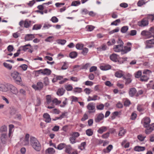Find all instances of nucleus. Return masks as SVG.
Listing matches in <instances>:
<instances>
[{
  "label": "nucleus",
  "mask_w": 154,
  "mask_h": 154,
  "mask_svg": "<svg viewBox=\"0 0 154 154\" xmlns=\"http://www.w3.org/2000/svg\"><path fill=\"white\" fill-rule=\"evenodd\" d=\"M150 122L151 119L148 117L144 118L142 121L144 127L146 128L145 133L146 134H149L154 130V123L150 124Z\"/></svg>",
  "instance_id": "obj_1"
},
{
  "label": "nucleus",
  "mask_w": 154,
  "mask_h": 154,
  "mask_svg": "<svg viewBox=\"0 0 154 154\" xmlns=\"http://www.w3.org/2000/svg\"><path fill=\"white\" fill-rule=\"evenodd\" d=\"M30 143L33 149L37 151H40L41 146L37 139L34 137H31L30 138Z\"/></svg>",
  "instance_id": "obj_2"
},
{
  "label": "nucleus",
  "mask_w": 154,
  "mask_h": 154,
  "mask_svg": "<svg viewBox=\"0 0 154 154\" xmlns=\"http://www.w3.org/2000/svg\"><path fill=\"white\" fill-rule=\"evenodd\" d=\"M19 73L16 71H11L10 73V77L14 80L17 84H22V81Z\"/></svg>",
  "instance_id": "obj_3"
},
{
  "label": "nucleus",
  "mask_w": 154,
  "mask_h": 154,
  "mask_svg": "<svg viewBox=\"0 0 154 154\" xmlns=\"http://www.w3.org/2000/svg\"><path fill=\"white\" fill-rule=\"evenodd\" d=\"M117 43L118 45L114 46L113 50L116 52L121 51V53L124 47V43L119 38Z\"/></svg>",
  "instance_id": "obj_4"
},
{
  "label": "nucleus",
  "mask_w": 154,
  "mask_h": 154,
  "mask_svg": "<svg viewBox=\"0 0 154 154\" xmlns=\"http://www.w3.org/2000/svg\"><path fill=\"white\" fill-rule=\"evenodd\" d=\"M8 91H10L11 92L14 94L17 95L19 91L18 89L12 84H8Z\"/></svg>",
  "instance_id": "obj_5"
},
{
  "label": "nucleus",
  "mask_w": 154,
  "mask_h": 154,
  "mask_svg": "<svg viewBox=\"0 0 154 154\" xmlns=\"http://www.w3.org/2000/svg\"><path fill=\"white\" fill-rule=\"evenodd\" d=\"M31 24V22L30 20H26L24 21L21 20L19 23V25L21 27L24 26L26 28H28L30 27Z\"/></svg>",
  "instance_id": "obj_6"
},
{
  "label": "nucleus",
  "mask_w": 154,
  "mask_h": 154,
  "mask_svg": "<svg viewBox=\"0 0 154 154\" xmlns=\"http://www.w3.org/2000/svg\"><path fill=\"white\" fill-rule=\"evenodd\" d=\"M88 112L90 113H94L95 112V104L93 103H89L87 106Z\"/></svg>",
  "instance_id": "obj_7"
},
{
  "label": "nucleus",
  "mask_w": 154,
  "mask_h": 154,
  "mask_svg": "<svg viewBox=\"0 0 154 154\" xmlns=\"http://www.w3.org/2000/svg\"><path fill=\"white\" fill-rule=\"evenodd\" d=\"M61 103V101L58 100L57 98H54L52 100V102L51 104V106H48L47 107L49 109H51L54 108L55 105H58Z\"/></svg>",
  "instance_id": "obj_8"
},
{
  "label": "nucleus",
  "mask_w": 154,
  "mask_h": 154,
  "mask_svg": "<svg viewBox=\"0 0 154 154\" xmlns=\"http://www.w3.org/2000/svg\"><path fill=\"white\" fill-rule=\"evenodd\" d=\"M149 24L148 20L146 18H143L141 20L138 22V25L141 27H144L147 26Z\"/></svg>",
  "instance_id": "obj_9"
},
{
  "label": "nucleus",
  "mask_w": 154,
  "mask_h": 154,
  "mask_svg": "<svg viewBox=\"0 0 154 154\" xmlns=\"http://www.w3.org/2000/svg\"><path fill=\"white\" fill-rule=\"evenodd\" d=\"M131 43L130 42H128L127 43V46L124 47V49H123V51H122L121 54H123L127 53L130 51L131 49Z\"/></svg>",
  "instance_id": "obj_10"
},
{
  "label": "nucleus",
  "mask_w": 154,
  "mask_h": 154,
  "mask_svg": "<svg viewBox=\"0 0 154 154\" xmlns=\"http://www.w3.org/2000/svg\"><path fill=\"white\" fill-rule=\"evenodd\" d=\"M37 72L41 73L43 75H51V70L47 68L44 69H41L36 71Z\"/></svg>",
  "instance_id": "obj_11"
},
{
  "label": "nucleus",
  "mask_w": 154,
  "mask_h": 154,
  "mask_svg": "<svg viewBox=\"0 0 154 154\" xmlns=\"http://www.w3.org/2000/svg\"><path fill=\"white\" fill-rule=\"evenodd\" d=\"M141 35L145 37V38L148 39L151 38L152 36L151 33L149 31L146 30L142 31L141 33Z\"/></svg>",
  "instance_id": "obj_12"
},
{
  "label": "nucleus",
  "mask_w": 154,
  "mask_h": 154,
  "mask_svg": "<svg viewBox=\"0 0 154 154\" xmlns=\"http://www.w3.org/2000/svg\"><path fill=\"white\" fill-rule=\"evenodd\" d=\"M146 45V48H152L153 44H154V39L147 40L145 42Z\"/></svg>",
  "instance_id": "obj_13"
},
{
  "label": "nucleus",
  "mask_w": 154,
  "mask_h": 154,
  "mask_svg": "<svg viewBox=\"0 0 154 154\" xmlns=\"http://www.w3.org/2000/svg\"><path fill=\"white\" fill-rule=\"evenodd\" d=\"M104 117L103 114L102 113H98L95 116V121L96 122H99L103 119Z\"/></svg>",
  "instance_id": "obj_14"
},
{
  "label": "nucleus",
  "mask_w": 154,
  "mask_h": 154,
  "mask_svg": "<svg viewBox=\"0 0 154 154\" xmlns=\"http://www.w3.org/2000/svg\"><path fill=\"white\" fill-rule=\"evenodd\" d=\"M43 83L41 82H37V85H32V87L35 90H41L43 87Z\"/></svg>",
  "instance_id": "obj_15"
},
{
  "label": "nucleus",
  "mask_w": 154,
  "mask_h": 154,
  "mask_svg": "<svg viewBox=\"0 0 154 154\" xmlns=\"http://www.w3.org/2000/svg\"><path fill=\"white\" fill-rule=\"evenodd\" d=\"M8 84L0 83V91L3 92L7 91Z\"/></svg>",
  "instance_id": "obj_16"
},
{
  "label": "nucleus",
  "mask_w": 154,
  "mask_h": 154,
  "mask_svg": "<svg viewBox=\"0 0 154 154\" xmlns=\"http://www.w3.org/2000/svg\"><path fill=\"white\" fill-rule=\"evenodd\" d=\"M45 121L47 123H49L51 121V119L49 115L47 113H45L43 115Z\"/></svg>",
  "instance_id": "obj_17"
},
{
  "label": "nucleus",
  "mask_w": 154,
  "mask_h": 154,
  "mask_svg": "<svg viewBox=\"0 0 154 154\" xmlns=\"http://www.w3.org/2000/svg\"><path fill=\"white\" fill-rule=\"evenodd\" d=\"M65 91V89L63 88H61L58 89L57 94L59 96H61L64 94Z\"/></svg>",
  "instance_id": "obj_18"
},
{
  "label": "nucleus",
  "mask_w": 154,
  "mask_h": 154,
  "mask_svg": "<svg viewBox=\"0 0 154 154\" xmlns=\"http://www.w3.org/2000/svg\"><path fill=\"white\" fill-rule=\"evenodd\" d=\"M35 37L34 34H28L26 35L25 37V40L26 41H30L32 40Z\"/></svg>",
  "instance_id": "obj_19"
},
{
  "label": "nucleus",
  "mask_w": 154,
  "mask_h": 154,
  "mask_svg": "<svg viewBox=\"0 0 154 154\" xmlns=\"http://www.w3.org/2000/svg\"><path fill=\"white\" fill-rule=\"evenodd\" d=\"M31 47V46L30 44H28L23 46H20L19 49L21 50H23L24 51H26L28 49H29Z\"/></svg>",
  "instance_id": "obj_20"
},
{
  "label": "nucleus",
  "mask_w": 154,
  "mask_h": 154,
  "mask_svg": "<svg viewBox=\"0 0 154 154\" xmlns=\"http://www.w3.org/2000/svg\"><path fill=\"white\" fill-rule=\"evenodd\" d=\"M137 92L136 89L135 88H130L129 91V96L131 97H133Z\"/></svg>",
  "instance_id": "obj_21"
},
{
  "label": "nucleus",
  "mask_w": 154,
  "mask_h": 154,
  "mask_svg": "<svg viewBox=\"0 0 154 154\" xmlns=\"http://www.w3.org/2000/svg\"><path fill=\"white\" fill-rule=\"evenodd\" d=\"M111 67V66L109 64L104 65L100 66V69L103 70H108L110 69Z\"/></svg>",
  "instance_id": "obj_22"
},
{
  "label": "nucleus",
  "mask_w": 154,
  "mask_h": 154,
  "mask_svg": "<svg viewBox=\"0 0 154 154\" xmlns=\"http://www.w3.org/2000/svg\"><path fill=\"white\" fill-rule=\"evenodd\" d=\"M46 103L47 105H49L51 104V103L52 102V100L51 99V95H47L46 97Z\"/></svg>",
  "instance_id": "obj_23"
},
{
  "label": "nucleus",
  "mask_w": 154,
  "mask_h": 154,
  "mask_svg": "<svg viewBox=\"0 0 154 154\" xmlns=\"http://www.w3.org/2000/svg\"><path fill=\"white\" fill-rule=\"evenodd\" d=\"M107 128L106 126H102L99 129L97 130V132L100 134H102L103 132L106 131H107Z\"/></svg>",
  "instance_id": "obj_24"
},
{
  "label": "nucleus",
  "mask_w": 154,
  "mask_h": 154,
  "mask_svg": "<svg viewBox=\"0 0 154 154\" xmlns=\"http://www.w3.org/2000/svg\"><path fill=\"white\" fill-rule=\"evenodd\" d=\"M118 55L113 54L110 56V58L112 61L116 62L118 60Z\"/></svg>",
  "instance_id": "obj_25"
},
{
  "label": "nucleus",
  "mask_w": 154,
  "mask_h": 154,
  "mask_svg": "<svg viewBox=\"0 0 154 154\" xmlns=\"http://www.w3.org/2000/svg\"><path fill=\"white\" fill-rule=\"evenodd\" d=\"M145 148L144 147L139 146H136L134 148V150L138 152L143 151L145 150Z\"/></svg>",
  "instance_id": "obj_26"
},
{
  "label": "nucleus",
  "mask_w": 154,
  "mask_h": 154,
  "mask_svg": "<svg viewBox=\"0 0 154 154\" xmlns=\"http://www.w3.org/2000/svg\"><path fill=\"white\" fill-rule=\"evenodd\" d=\"M55 152L54 149L52 148H49L46 149L45 151V154H53Z\"/></svg>",
  "instance_id": "obj_27"
},
{
  "label": "nucleus",
  "mask_w": 154,
  "mask_h": 154,
  "mask_svg": "<svg viewBox=\"0 0 154 154\" xmlns=\"http://www.w3.org/2000/svg\"><path fill=\"white\" fill-rule=\"evenodd\" d=\"M115 76L117 78H121L123 76V71L119 70L116 72L115 74Z\"/></svg>",
  "instance_id": "obj_28"
},
{
  "label": "nucleus",
  "mask_w": 154,
  "mask_h": 154,
  "mask_svg": "<svg viewBox=\"0 0 154 154\" xmlns=\"http://www.w3.org/2000/svg\"><path fill=\"white\" fill-rule=\"evenodd\" d=\"M126 132V130L123 128H121L118 134V135L119 136H123L125 134Z\"/></svg>",
  "instance_id": "obj_29"
},
{
  "label": "nucleus",
  "mask_w": 154,
  "mask_h": 154,
  "mask_svg": "<svg viewBox=\"0 0 154 154\" xmlns=\"http://www.w3.org/2000/svg\"><path fill=\"white\" fill-rule=\"evenodd\" d=\"M149 79V77L148 76H145L144 74L141 75L140 78V81L142 82H147Z\"/></svg>",
  "instance_id": "obj_30"
},
{
  "label": "nucleus",
  "mask_w": 154,
  "mask_h": 154,
  "mask_svg": "<svg viewBox=\"0 0 154 154\" xmlns=\"http://www.w3.org/2000/svg\"><path fill=\"white\" fill-rule=\"evenodd\" d=\"M7 134H1L0 139L2 143L5 142L7 140Z\"/></svg>",
  "instance_id": "obj_31"
},
{
  "label": "nucleus",
  "mask_w": 154,
  "mask_h": 154,
  "mask_svg": "<svg viewBox=\"0 0 154 154\" xmlns=\"http://www.w3.org/2000/svg\"><path fill=\"white\" fill-rule=\"evenodd\" d=\"M9 134L8 136L9 137H10L11 134L12 133L13 131V129L14 128V125H9Z\"/></svg>",
  "instance_id": "obj_32"
},
{
  "label": "nucleus",
  "mask_w": 154,
  "mask_h": 154,
  "mask_svg": "<svg viewBox=\"0 0 154 154\" xmlns=\"http://www.w3.org/2000/svg\"><path fill=\"white\" fill-rule=\"evenodd\" d=\"M152 72L151 71L147 69H145L143 71V74L144 75H146L147 76H148L149 77Z\"/></svg>",
  "instance_id": "obj_33"
},
{
  "label": "nucleus",
  "mask_w": 154,
  "mask_h": 154,
  "mask_svg": "<svg viewBox=\"0 0 154 154\" xmlns=\"http://www.w3.org/2000/svg\"><path fill=\"white\" fill-rule=\"evenodd\" d=\"M113 148V146L112 145H109L106 148L104 149L103 151L104 152L107 153L109 152Z\"/></svg>",
  "instance_id": "obj_34"
},
{
  "label": "nucleus",
  "mask_w": 154,
  "mask_h": 154,
  "mask_svg": "<svg viewBox=\"0 0 154 154\" xmlns=\"http://www.w3.org/2000/svg\"><path fill=\"white\" fill-rule=\"evenodd\" d=\"M3 64L4 67L9 70H11L12 68V65L10 64L4 62L3 63Z\"/></svg>",
  "instance_id": "obj_35"
},
{
  "label": "nucleus",
  "mask_w": 154,
  "mask_h": 154,
  "mask_svg": "<svg viewBox=\"0 0 154 154\" xmlns=\"http://www.w3.org/2000/svg\"><path fill=\"white\" fill-rule=\"evenodd\" d=\"M86 134L88 136H92L93 134V131L91 129H88L86 131Z\"/></svg>",
  "instance_id": "obj_36"
},
{
  "label": "nucleus",
  "mask_w": 154,
  "mask_h": 154,
  "mask_svg": "<svg viewBox=\"0 0 154 154\" xmlns=\"http://www.w3.org/2000/svg\"><path fill=\"white\" fill-rule=\"evenodd\" d=\"M74 92L75 93H81L82 91V89L81 88L76 87L74 88L73 90Z\"/></svg>",
  "instance_id": "obj_37"
},
{
  "label": "nucleus",
  "mask_w": 154,
  "mask_h": 154,
  "mask_svg": "<svg viewBox=\"0 0 154 154\" xmlns=\"http://www.w3.org/2000/svg\"><path fill=\"white\" fill-rule=\"evenodd\" d=\"M137 109L138 111L140 112H142L145 109L144 106L143 105L140 104L137 105Z\"/></svg>",
  "instance_id": "obj_38"
},
{
  "label": "nucleus",
  "mask_w": 154,
  "mask_h": 154,
  "mask_svg": "<svg viewBox=\"0 0 154 154\" xmlns=\"http://www.w3.org/2000/svg\"><path fill=\"white\" fill-rule=\"evenodd\" d=\"M72 149V148L70 146H68L66 148L65 152L66 153H68L69 154H70L71 152Z\"/></svg>",
  "instance_id": "obj_39"
},
{
  "label": "nucleus",
  "mask_w": 154,
  "mask_h": 154,
  "mask_svg": "<svg viewBox=\"0 0 154 154\" xmlns=\"http://www.w3.org/2000/svg\"><path fill=\"white\" fill-rule=\"evenodd\" d=\"M77 56V53L75 51L71 52L69 54V57L71 58H74Z\"/></svg>",
  "instance_id": "obj_40"
},
{
  "label": "nucleus",
  "mask_w": 154,
  "mask_h": 154,
  "mask_svg": "<svg viewBox=\"0 0 154 154\" xmlns=\"http://www.w3.org/2000/svg\"><path fill=\"white\" fill-rule=\"evenodd\" d=\"M65 89L68 91H71L72 90L73 87L70 85H66L64 86Z\"/></svg>",
  "instance_id": "obj_41"
},
{
  "label": "nucleus",
  "mask_w": 154,
  "mask_h": 154,
  "mask_svg": "<svg viewBox=\"0 0 154 154\" xmlns=\"http://www.w3.org/2000/svg\"><path fill=\"white\" fill-rule=\"evenodd\" d=\"M135 77L137 78H140L142 75V71L141 70H139L134 73Z\"/></svg>",
  "instance_id": "obj_42"
},
{
  "label": "nucleus",
  "mask_w": 154,
  "mask_h": 154,
  "mask_svg": "<svg viewBox=\"0 0 154 154\" xmlns=\"http://www.w3.org/2000/svg\"><path fill=\"white\" fill-rule=\"evenodd\" d=\"M80 4V2L78 1H74L72 2L71 6H77Z\"/></svg>",
  "instance_id": "obj_43"
},
{
  "label": "nucleus",
  "mask_w": 154,
  "mask_h": 154,
  "mask_svg": "<svg viewBox=\"0 0 154 154\" xmlns=\"http://www.w3.org/2000/svg\"><path fill=\"white\" fill-rule=\"evenodd\" d=\"M84 45L82 44L77 43L75 45V47L77 49L81 50L83 48Z\"/></svg>",
  "instance_id": "obj_44"
},
{
  "label": "nucleus",
  "mask_w": 154,
  "mask_h": 154,
  "mask_svg": "<svg viewBox=\"0 0 154 154\" xmlns=\"http://www.w3.org/2000/svg\"><path fill=\"white\" fill-rule=\"evenodd\" d=\"M66 41L64 39H59L57 40V42L58 44L61 45H64L66 42Z\"/></svg>",
  "instance_id": "obj_45"
},
{
  "label": "nucleus",
  "mask_w": 154,
  "mask_h": 154,
  "mask_svg": "<svg viewBox=\"0 0 154 154\" xmlns=\"http://www.w3.org/2000/svg\"><path fill=\"white\" fill-rule=\"evenodd\" d=\"M146 2L144 0H139L137 2V5L138 6L140 7L145 4Z\"/></svg>",
  "instance_id": "obj_46"
},
{
  "label": "nucleus",
  "mask_w": 154,
  "mask_h": 154,
  "mask_svg": "<svg viewBox=\"0 0 154 154\" xmlns=\"http://www.w3.org/2000/svg\"><path fill=\"white\" fill-rule=\"evenodd\" d=\"M131 104L130 101L127 99H125L124 103V106H128Z\"/></svg>",
  "instance_id": "obj_47"
},
{
  "label": "nucleus",
  "mask_w": 154,
  "mask_h": 154,
  "mask_svg": "<svg viewBox=\"0 0 154 154\" xmlns=\"http://www.w3.org/2000/svg\"><path fill=\"white\" fill-rule=\"evenodd\" d=\"M82 54L84 55H86L88 52V48H82Z\"/></svg>",
  "instance_id": "obj_48"
},
{
  "label": "nucleus",
  "mask_w": 154,
  "mask_h": 154,
  "mask_svg": "<svg viewBox=\"0 0 154 154\" xmlns=\"http://www.w3.org/2000/svg\"><path fill=\"white\" fill-rule=\"evenodd\" d=\"M42 26L41 24H35L34 25L32 28V30H38L40 29Z\"/></svg>",
  "instance_id": "obj_49"
},
{
  "label": "nucleus",
  "mask_w": 154,
  "mask_h": 154,
  "mask_svg": "<svg viewBox=\"0 0 154 154\" xmlns=\"http://www.w3.org/2000/svg\"><path fill=\"white\" fill-rule=\"evenodd\" d=\"M7 131V128L5 125H4L0 128V132L1 133Z\"/></svg>",
  "instance_id": "obj_50"
},
{
  "label": "nucleus",
  "mask_w": 154,
  "mask_h": 154,
  "mask_svg": "<svg viewBox=\"0 0 154 154\" xmlns=\"http://www.w3.org/2000/svg\"><path fill=\"white\" fill-rule=\"evenodd\" d=\"M120 22L121 20L120 19H118L111 23V25H115L116 26L118 25L117 23H120Z\"/></svg>",
  "instance_id": "obj_51"
},
{
  "label": "nucleus",
  "mask_w": 154,
  "mask_h": 154,
  "mask_svg": "<svg viewBox=\"0 0 154 154\" xmlns=\"http://www.w3.org/2000/svg\"><path fill=\"white\" fill-rule=\"evenodd\" d=\"M128 26H124L121 28V31L122 33H125L128 31Z\"/></svg>",
  "instance_id": "obj_52"
},
{
  "label": "nucleus",
  "mask_w": 154,
  "mask_h": 154,
  "mask_svg": "<svg viewBox=\"0 0 154 154\" xmlns=\"http://www.w3.org/2000/svg\"><path fill=\"white\" fill-rule=\"evenodd\" d=\"M80 135V134L76 132H74L72 133V134H71V136L74 137L76 139V138L79 137Z\"/></svg>",
  "instance_id": "obj_53"
},
{
  "label": "nucleus",
  "mask_w": 154,
  "mask_h": 154,
  "mask_svg": "<svg viewBox=\"0 0 154 154\" xmlns=\"http://www.w3.org/2000/svg\"><path fill=\"white\" fill-rule=\"evenodd\" d=\"M145 137L146 136L142 134H140L137 136L138 139L141 141H143Z\"/></svg>",
  "instance_id": "obj_54"
},
{
  "label": "nucleus",
  "mask_w": 154,
  "mask_h": 154,
  "mask_svg": "<svg viewBox=\"0 0 154 154\" xmlns=\"http://www.w3.org/2000/svg\"><path fill=\"white\" fill-rule=\"evenodd\" d=\"M86 144V143L85 142H83L81 143V145L79 146V148L81 150H83L85 149Z\"/></svg>",
  "instance_id": "obj_55"
},
{
  "label": "nucleus",
  "mask_w": 154,
  "mask_h": 154,
  "mask_svg": "<svg viewBox=\"0 0 154 154\" xmlns=\"http://www.w3.org/2000/svg\"><path fill=\"white\" fill-rule=\"evenodd\" d=\"M67 103V100L66 98H65V100L62 102V104L60 105V106L61 107H64Z\"/></svg>",
  "instance_id": "obj_56"
},
{
  "label": "nucleus",
  "mask_w": 154,
  "mask_h": 154,
  "mask_svg": "<svg viewBox=\"0 0 154 154\" xmlns=\"http://www.w3.org/2000/svg\"><path fill=\"white\" fill-rule=\"evenodd\" d=\"M148 19L151 20V22H152L154 20V15L152 14H149L147 16V17H146Z\"/></svg>",
  "instance_id": "obj_57"
},
{
  "label": "nucleus",
  "mask_w": 154,
  "mask_h": 154,
  "mask_svg": "<svg viewBox=\"0 0 154 154\" xmlns=\"http://www.w3.org/2000/svg\"><path fill=\"white\" fill-rule=\"evenodd\" d=\"M43 82L45 85H47L49 83V79L48 77H45L43 79Z\"/></svg>",
  "instance_id": "obj_58"
},
{
  "label": "nucleus",
  "mask_w": 154,
  "mask_h": 154,
  "mask_svg": "<svg viewBox=\"0 0 154 154\" xmlns=\"http://www.w3.org/2000/svg\"><path fill=\"white\" fill-rule=\"evenodd\" d=\"M65 144L64 143H61L60 144L57 146V148L59 150L62 149L65 146Z\"/></svg>",
  "instance_id": "obj_59"
},
{
  "label": "nucleus",
  "mask_w": 154,
  "mask_h": 154,
  "mask_svg": "<svg viewBox=\"0 0 154 154\" xmlns=\"http://www.w3.org/2000/svg\"><path fill=\"white\" fill-rule=\"evenodd\" d=\"M84 91L85 92L86 94H89L92 91L91 90V89L86 88L84 89Z\"/></svg>",
  "instance_id": "obj_60"
},
{
  "label": "nucleus",
  "mask_w": 154,
  "mask_h": 154,
  "mask_svg": "<svg viewBox=\"0 0 154 154\" xmlns=\"http://www.w3.org/2000/svg\"><path fill=\"white\" fill-rule=\"evenodd\" d=\"M54 37L52 36H50L48 37L45 39V41L47 42H51L53 40Z\"/></svg>",
  "instance_id": "obj_61"
},
{
  "label": "nucleus",
  "mask_w": 154,
  "mask_h": 154,
  "mask_svg": "<svg viewBox=\"0 0 154 154\" xmlns=\"http://www.w3.org/2000/svg\"><path fill=\"white\" fill-rule=\"evenodd\" d=\"M51 20L54 23H57L58 21V19L55 16L52 17Z\"/></svg>",
  "instance_id": "obj_62"
},
{
  "label": "nucleus",
  "mask_w": 154,
  "mask_h": 154,
  "mask_svg": "<svg viewBox=\"0 0 154 154\" xmlns=\"http://www.w3.org/2000/svg\"><path fill=\"white\" fill-rule=\"evenodd\" d=\"M51 112L53 113L58 114L60 113V111L58 109L55 108L53 109Z\"/></svg>",
  "instance_id": "obj_63"
},
{
  "label": "nucleus",
  "mask_w": 154,
  "mask_h": 154,
  "mask_svg": "<svg viewBox=\"0 0 154 154\" xmlns=\"http://www.w3.org/2000/svg\"><path fill=\"white\" fill-rule=\"evenodd\" d=\"M104 107V105L103 104H101L97 105L96 106V108L98 109L102 110L103 109Z\"/></svg>",
  "instance_id": "obj_64"
}]
</instances>
